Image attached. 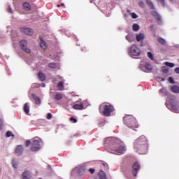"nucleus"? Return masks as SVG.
I'll return each instance as SVG.
<instances>
[{"instance_id": "f257e3e1", "label": "nucleus", "mask_w": 179, "mask_h": 179, "mask_svg": "<svg viewBox=\"0 0 179 179\" xmlns=\"http://www.w3.org/2000/svg\"><path fill=\"white\" fill-rule=\"evenodd\" d=\"M134 148L138 153L143 154V152L148 150V139L145 136H141L134 143Z\"/></svg>"}, {"instance_id": "f03ea898", "label": "nucleus", "mask_w": 179, "mask_h": 179, "mask_svg": "<svg viewBox=\"0 0 179 179\" xmlns=\"http://www.w3.org/2000/svg\"><path fill=\"white\" fill-rule=\"evenodd\" d=\"M99 110L104 117H110L111 113L115 111V108L110 103L105 102L99 106Z\"/></svg>"}, {"instance_id": "7ed1b4c3", "label": "nucleus", "mask_w": 179, "mask_h": 179, "mask_svg": "<svg viewBox=\"0 0 179 179\" xmlns=\"http://www.w3.org/2000/svg\"><path fill=\"white\" fill-rule=\"evenodd\" d=\"M124 124L128 127V128H131V129H135L138 128L139 125L138 124V121L136 118L134 117L132 115H126L123 117Z\"/></svg>"}, {"instance_id": "20e7f679", "label": "nucleus", "mask_w": 179, "mask_h": 179, "mask_svg": "<svg viewBox=\"0 0 179 179\" xmlns=\"http://www.w3.org/2000/svg\"><path fill=\"white\" fill-rule=\"evenodd\" d=\"M108 152L113 155H124L125 153V146L120 145L119 143H114L110 147Z\"/></svg>"}, {"instance_id": "39448f33", "label": "nucleus", "mask_w": 179, "mask_h": 179, "mask_svg": "<svg viewBox=\"0 0 179 179\" xmlns=\"http://www.w3.org/2000/svg\"><path fill=\"white\" fill-rule=\"evenodd\" d=\"M41 143V139L37 138L31 142V150L32 152H37L40 150V144Z\"/></svg>"}, {"instance_id": "423d86ee", "label": "nucleus", "mask_w": 179, "mask_h": 179, "mask_svg": "<svg viewBox=\"0 0 179 179\" xmlns=\"http://www.w3.org/2000/svg\"><path fill=\"white\" fill-rule=\"evenodd\" d=\"M129 54L131 57H139V55H141V50H139L136 46H131Z\"/></svg>"}, {"instance_id": "0eeeda50", "label": "nucleus", "mask_w": 179, "mask_h": 179, "mask_svg": "<svg viewBox=\"0 0 179 179\" xmlns=\"http://www.w3.org/2000/svg\"><path fill=\"white\" fill-rule=\"evenodd\" d=\"M141 170V165L138 162H136L134 163L132 166V174L134 177H136L138 176V171Z\"/></svg>"}, {"instance_id": "6e6552de", "label": "nucleus", "mask_w": 179, "mask_h": 179, "mask_svg": "<svg viewBox=\"0 0 179 179\" xmlns=\"http://www.w3.org/2000/svg\"><path fill=\"white\" fill-rule=\"evenodd\" d=\"M20 30L21 33H24V34H26L27 36H33V34H34V31L29 27H22L20 28Z\"/></svg>"}, {"instance_id": "1a4fd4ad", "label": "nucleus", "mask_w": 179, "mask_h": 179, "mask_svg": "<svg viewBox=\"0 0 179 179\" xmlns=\"http://www.w3.org/2000/svg\"><path fill=\"white\" fill-rule=\"evenodd\" d=\"M151 15L156 19L158 24H162V17H160V15H159V13H157L155 10H152L151 12Z\"/></svg>"}, {"instance_id": "9d476101", "label": "nucleus", "mask_w": 179, "mask_h": 179, "mask_svg": "<svg viewBox=\"0 0 179 179\" xmlns=\"http://www.w3.org/2000/svg\"><path fill=\"white\" fill-rule=\"evenodd\" d=\"M86 170H87V169H86V166H78V173L80 176H83V174L86 173Z\"/></svg>"}, {"instance_id": "9b49d317", "label": "nucleus", "mask_w": 179, "mask_h": 179, "mask_svg": "<svg viewBox=\"0 0 179 179\" xmlns=\"http://www.w3.org/2000/svg\"><path fill=\"white\" fill-rule=\"evenodd\" d=\"M15 153H17V155L20 156V155L23 153V145H17V148H15Z\"/></svg>"}, {"instance_id": "f8f14e48", "label": "nucleus", "mask_w": 179, "mask_h": 179, "mask_svg": "<svg viewBox=\"0 0 179 179\" xmlns=\"http://www.w3.org/2000/svg\"><path fill=\"white\" fill-rule=\"evenodd\" d=\"M31 177V174L30 173V171H25L22 173V178L23 179H30Z\"/></svg>"}, {"instance_id": "ddd939ff", "label": "nucleus", "mask_w": 179, "mask_h": 179, "mask_svg": "<svg viewBox=\"0 0 179 179\" xmlns=\"http://www.w3.org/2000/svg\"><path fill=\"white\" fill-rule=\"evenodd\" d=\"M31 97H32V99H34L36 104L41 103V99H40V97L37 96L35 94H32Z\"/></svg>"}, {"instance_id": "4468645a", "label": "nucleus", "mask_w": 179, "mask_h": 179, "mask_svg": "<svg viewBox=\"0 0 179 179\" xmlns=\"http://www.w3.org/2000/svg\"><path fill=\"white\" fill-rule=\"evenodd\" d=\"M64 85H65V80L59 81L57 83V87H58L59 90H64Z\"/></svg>"}, {"instance_id": "2eb2a0df", "label": "nucleus", "mask_w": 179, "mask_h": 179, "mask_svg": "<svg viewBox=\"0 0 179 179\" xmlns=\"http://www.w3.org/2000/svg\"><path fill=\"white\" fill-rule=\"evenodd\" d=\"M143 38H145V34H143L142 33L138 34L136 36V41H142V40H143Z\"/></svg>"}, {"instance_id": "dca6fc26", "label": "nucleus", "mask_w": 179, "mask_h": 179, "mask_svg": "<svg viewBox=\"0 0 179 179\" xmlns=\"http://www.w3.org/2000/svg\"><path fill=\"white\" fill-rule=\"evenodd\" d=\"M23 110L25 114H29V113H30V106H29V103H26L24 104Z\"/></svg>"}, {"instance_id": "f3484780", "label": "nucleus", "mask_w": 179, "mask_h": 179, "mask_svg": "<svg viewBox=\"0 0 179 179\" xmlns=\"http://www.w3.org/2000/svg\"><path fill=\"white\" fill-rule=\"evenodd\" d=\"M23 8H24V10H31V6L30 5V3H29L27 2H24L23 3Z\"/></svg>"}, {"instance_id": "a211bd4d", "label": "nucleus", "mask_w": 179, "mask_h": 179, "mask_svg": "<svg viewBox=\"0 0 179 179\" xmlns=\"http://www.w3.org/2000/svg\"><path fill=\"white\" fill-rule=\"evenodd\" d=\"M38 78L39 80H41V82H44V80H45V74L43 73H38Z\"/></svg>"}, {"instance_id": "6ab92c4d", "label": "nucleus", "mask_w": 179, "mask_h": 179, "mask_svg": "<svg viewBox=\"0 0 179 179\" xmlns=\"http://www.w3.org/2000/svg\"><path fill=\"white\" fill-rule=\"evenodd\" d=\"M83 103H80V104H75L73 106V108H74V110H83Z\"/></svg>"}, {"instance_id": "aec40b11", "label": "nucleus", "mask_w": 179, "mask_h": 179, "mask_svg": "<svg viewBox=\"0 0 179 179\" xmlns=\"http://www.w3.org/2000/svg\"><path fill=\"white\" fill-rule=\"evenodd\" d=\"M171 90L173 92V93H179V87L173 85L171 87Z\"/></svg>"}, {"instance_id": "412c9836", "label": "nucleus", "mask_w": 179, "mask_h": 179, "mask_svg": "<svg viewBox=\"0 0 179 179\" xmlns=\"http://www.w3.org/2000/svg\"><path fill=\"white\" fill-rule=\"evenodd\" d=\"M21 50H22L23 51H24V52H27V54H30L31 52L30 49L27 48V45H22Z\"/></svg>"}, {"instance_id": "4be33fe9", "label": "nucleus", "mask_w": 179, "mask_h": 179, "mask_svg": "<svg viewBox=\"0 0 179 179\" xmlns=\"http://www.w3.org/2000/svg\"><path fill=\"white\" fill-rule=\"evenodd\" d=\"M171 108L173 113H178V105H171Z\"/></svg>"}, {"instance_id": "5701e85b", "label": "nucleus", "mask_w": 179, "mask_h": 179, "mask_svg": "<svg viewBox=\"0 0 179 179\" xmlns=\"http://www.w3.org/2000/svg\"><path fill=\"white\" fill-rule=\"evenodd\" d=\"M145 69H148V71H152L153 69V67L152 66V64L150 63H146L145 65Z\"/></svg>"}, {"instance_id": "b1692460", "label": "nucleus", "mask_w": 179, "mask_h": 179, "mask_svg": "<svg viewBox=\"0 0 179 179\" xmlns=\"http://www.w3.org/2000/svg\"><path fill=\"white\" fill-rule=\"evenodd\" d=\"M57 80H65L64 78L61 77V76L57 75L55 78H53V82H57Z\"/></svg>"}, {"instance_id": "393cba45", "label": "nucleus", "mask_w": 179, "mask_h": 179, "mask_svg": "<svg viewBox=\"0 0 179 179\" xmlns=\"http://www.w3.org/2000/svg\"><path fill=\"white\" fill-rule=\"evenodd\" d=\"M62 94H56L55 96V100H62Z\"/></svg>"}, {"instance_id": "a878e982", "label": "nucleus", "mask_w": 179, "mask_h": 179, "mask_svg": "<svg viewBox=\"0 0 179 179\" xmlns=\"http://www.w3.org/2000/svg\"><path fill=\"white\" fill-rule=\"evenodd\" d=\"M147 5L150 6V9H155V6H153V3H152L150 0H147Z\"/></svg>"}, {"instance_id": "bb28decb", "label": "nucleus", "mask_w": 179, "mask_h": 179, "mask_svg": "<svg viewBox=\"0 0 179 179\" xmlns=\"http://www.w3.org/2000/svg\"><path fill=\"white\" fill-rule=\"evenodd\" d=\"M165 65H166V66H169V68H174V66H176L173 63H171L169 62H166Z\"/></svg>"}, {"instance_id": "cd10ccee", "label": "nucleus", "mask_w": 179, "mask_h": 179, "mask_svg": "<svg viewBox=\"0 0 179 179\" xmlns=\"http://www.w3.org/2000/svg\"><path fill=\"white\" fill-rule=\"evenodd\" d=\"M157 41H159L160 44H162V45H164L166 44V41L162 38H158Z\"/></svg>"}, {"instance_id": "c85d7f7f", "label": "nucleus", "mask_w": 179, "mask_h": 179, "mask_svg": "<svg viewBox=\"0 0 179 179\" xmlns=\"http://www.w3.org/2000/svg\"><path fill=\"white\" fill-rule=\"evenodd\" d=\"M148 58H150V59H151L152 61H153L155 59V56L152 55V52H148Z\"/></svg>"}, {"instance_id": "c756f323", "label": "nucleus", "mask_w": 179, "mask_h": 179, "mask_svg": "<svg viewBox=\"0 0 179 179\" xmlns=\"http://www.w3.org/2000/svg\"><path fill=\"white\" fill-rule=\"evenodd\" d=\"M132 27L134 31H138V30H139V25L136 24H134Z\"/></svg>"}, {"instance_id": "7c9ffc66", "label": "nucleus", "mask_w": 179, "mask_h": 179, "mask_svg": "<svg viewBox=\"0 0 179 179\" xmlns=\"http://www.w3.org/2000/svg\"><path fill=\"white\" fill-rule=\"evenodd\" d=\"M6 136L7 138H9L10 136H13L14 137L15 136V134H13V133H12V131H7L6 134Z\"/></svg>"}, {"instance_id": "2f4dec72", "label": "nucleus", "mask_w": 179, "mask_h": 179, "mask_svg": "<svg viewBox=\"0 0 179 179\" xmlns=\"http://www.w3.org/2000/svg\"><path fill=\"white\" fill-rule=\"evenodd\" d=\"M49 68H52V69H55V68H57V64H55V63H50L49 64Z\"/></svg>"}, {"instance_id": "473e14b6", "label": "nucleus", "mask_w": 179, "mask_h": 179, "mask_svg": "<svg viewBox=\"0 0 179 179\" xmlns=\"http://www.w3.org/2000/svg\"><path fill=\"white\" fill-rule=\"evenodd\" d=\"M12 166H13V169H17V162H16V161H15V159H13V161H12Z\"/></svg>"}, {"instance_id": "72a5a7b5", "label": "nucleus", "mask_w": 179, "mask_h": 179, "mask_svg": "<svg viewBox=\"0 0 179 179\" xmlns=\"http://www.w3.org/2000/svg\"><path fill=\"white\" fill-rule=\"evenodd\" d=\"M126 39L127 40V41H129V43H131V41H132V40H133V37H132V35H127V36H126Z\"/></svg>"}, {"instance_id": "f704fd0d", "label": "nucleus", "mask_w": 179, "mask_h": 179, "mask_svg": "<svg viewBox=\"0 0 179 179\" xmlns=\"http://www.w3.org/2000/svg\"><path fill=\"white\" fill-rule=\"evenodd\" d=\"M162 72L163 73H169V68L166 66L162 67Z\"/></svg>"}, {"instance_id": "c9c22d12", "label": "nucleus", "mask_w": 179, "mask_h": 179, "mask_svg": "<svg viewBox=\"0 0 179 179\" xmlns=\"http://www.w3.org/2000/svg\"><path fill=\"white\" fill-rule=\"evenodd\" d=\"M20 45H27V41L22 40L20 41Z\"/></svg>"}, {"instance_id": "e433bc0d", "label": "nucleus", "mask_w": 179, "mask_h": 179, "mask_svg": "<svg viewBox=\"0 0 179 179\" xmlns=\"http://www.w3.org/2000/svg\"><path fill=\"white\" fill-rule=\"evenodd\" d=\"M40 41H41L40 45H45L46 43L44 39H43V37H40Z\"/></svg>"}, {"instance_id": "4c0bfd02", "label": "nucleus", "mask_w": 179, "mask_h": 179, "mask_svg": "<svg viewBox=\"0 0 179 179\" xmlns=\"http://www.w3.org/2000/svg\"><path fill=\"white\" fill-rule=\"evenodd\" d=\"M131 16L132 19H137L138 18V15L135 13H132L131 14Z\"/></svg>"}, {"instance_id": "58836bf2", "label": "nucleus", "mask_w": 179, "mask_h": 179, "mask_svg": "<svg viewBox=\"0 0 179 179\" xmlns=\"http://www.w3.org/2000/svg\"><path fill=\"white\" fill-rule=\"evenodd\" d=\"M169 83L174 85V79H173L171 77L169 78Z\"/></svg>"}, {"instance_id": "ea45409f", "label": "nucleus", "mask_w": 179, "mask_h": 179, "mask_svg": "<svg viewBox=\"0 0 179 179\" xmlns=\"http://www.w3.org/2000/svg\"><path fill=\"white\" fill-rule=\"evenodd\" d=\"M30 143H31V142L30 141V140H27L26 142H25V146L27 148L29 146Z\"/></svg>"}, {"instance_id": "a19ab883", "label": "nucleus", "mask_w": 179, "mask_h": 179, "mask_svg": "<svg viewBox=\"0 0 179 179\" xmlns=\"http://www.w3.org/2000/svg\"><path fill=\"white\" fill-rule=\"evenodd\" d=\"M102 165L103 166V167H105L106 170L108 169V164L107 163L102 162Z\"/></svg>"}, {"instance_id": "79ce46f5", "label": "nucleus", "mask_w": 179, "mask_h": 179, "mask_svg": "<svg viewBox=\"0 0 179 179\" xmlns=\"http://www.w3.org/2000/svg\"><path fill=\"white\" fill-rule=\"evenodd\" d=\"M51 118H52V114L48 113V115H47V120H51Z\"/></svg>"}, {"instance_id": "37998d69", "label": "nucleus", "mask_w": 179, "mask_h": 179, "mask_svg": "<svg viewBox=\"0 0 179 179\" xmlns=\"http://www.w3.org/2000/svg\"><path fill=\"white\" fill-rule=\"evenodd\" d=\"M3 125V122L2 121L1 119H0V131L2 130Z\"/></svg>"}, {"instance_id": "c03bdc74", "label": "nucleus", "mask_w": 179, "mask_h": 179, "mask_svg": "<svg viewBox=\"0 0 179 179\" xmlns=\"http://www.w3.org/2000/svg\"><path fill=\"white\" fill-rule=\"evenodd\" d=\"M88 171H90L91 174H94V171H96V170L93 168H91L88 170Z\"/></svg>"}, {"instance_id": "a18cd8bd", "label": "nucleus", "mask_w": 179, "mask_h": 179, "mask_svg": "<svg viewBox=\"0 0 179 179\" xmlns=\"http://www.w3.org/2000/svg\"><path fill=\"white\" fill-rule=\"evenodd\" d=\"M70 121H73L75 124L76 122H78V120H76L75 117H71Z\"/></svg>"}, {"instance_id": "49530a36", "label": "nucleus", "mask_w": 179, "mask_h": 179, "mask_svg": "<svg viewBox=\"0 0 179 179\" xmlns=\"http://www.w3.org/2000/svg\"><path fill=\"white\" fill-rule=\"evenodd\" d=\"M158 2H160L161 5H163V6H164L165 3H164V0H157Z\"/></svg>"}, {"instance_id": "de8ad7c7", "label": "nucleus", "mask_w": 179, "mask_h": 179, "mask_svg": "<svg viewBox=\"0 0 179 179\" xmlns=\"http://www.w3.org/2000/svg\"><path fill=\"white\" fill-rule=\"evenodd\" d=\"M8 11L9 12V13H13V11L12 10V8H10V6H8Z\"/></svg>"}, {"instance_id": "09e8293b", "label": "nucleus", "mask_w": 179, "mask_h": 179, "mask_svg": "<svg viewBox=\"0 0 179 179\" xmlns=\"http://www.w3.org/2000/svg\"><path fill=\"white\" fill-rule=\"evenodd\" d=\"M175 72H176V73L179 74V67H177L176 69H175Z\"/></svg>"}, {"instance_id": "8fccbe9b", "label": "nucleus", "mask_w": 179, "mask_h": 179, "mask_svg": "<svg viewBox=\"0 0 179 179\" xmlns=\"http://www.w3.org/2000/svg\"><path fill=\"white\" fill-rule=\"evenodd\" d=\"M41 48H42L43 50H47V45H41Z\"/></svg>"}, {"instance_id": "3c124183", "label": "nucleus", "mask_w": 179, "mask_h": 179, "mask_svg": "<svg viewBox=\"0 0 179 179\" xmlns=\"http://www.w3.org/2000/svg\"><path fill=\"white\" fill-rule=\"evenodd\" d=\"M139 6H143V2H140L139 3Z\"/></svg>"}, {"instance_id": "603ef678", "label": "nucleus", "mask_w": 179, "mask_h": 179, "mask_svg": "<svg viewBox=\"0 0 179 179\" xmlns=\"http://www.w3.org/2000/svg\"><path fill=\"white\" fill-rule=\"evenodd\" d=\"M163 89L159 90L160 93H163Z\"/></svg>"}, {"instance_id": "864d4df0", "label": "nucleus", "mask_w": 179, "mask_h": 179, "mask_svg": "<svg viewBox=\"0 0 179 179\" xmlns=\"http://www.w3.org/2000/svg\"><path fill=\"white\" fill-rule=\"evenodd\" d=\"M60 6H65V4L64 3H62Z\"/></svg>"}, {"instance_id": "5fc2aeb1", "label": "nucleus", "mask_w": 179, "mask_h": 179, "mask_svg": "<svg viewBox=\"0 0 179 179\" xmlns=\"http://www.w3.org/2000/svg\"><path fill=\"white\" fill-rule=\"evenodd\" d=\"M57 8H61V5H59V4H57Z\"/></svg>"}, {"instance_id": "6e6d98bb", "label": "nucleus", "mask_w": 179, "mask_h": 179, "mask_svg": "<svg viewBox=\"0 0 179 179\" xmlns=\"http://www.w3.org/2000/svg\"><path fill=\"white\" fill-rule=\"evenodd\" d=\"M43 87H45V84H43Z\"/></svg>"}, {"instance_id": "4d7b16f0", "label": "nucleus", "mask_w": 179, "mask_h": 179, "mask_svg": "<svg viewBox=\"0 0 179 179\" xmlns=\"http://www.w3.org/2000/svg\"><path fill=\"white\" fill-rule=\"evenodd\" d=\"M150 29V30H152L153 29V27H151Z\"/></svg>"}, {"instance_id": "13d9d810", "label": "nucleus", "mask_w": 179, "mask_h": 179, "mask_svg": "<svg viewBox=\"0 0 179 179\" xmlns=\"http://www.w3.org/2000/svg\"><path fill=\"white\" fill-rule=\"evenodd\" d=\"M0 173H1V169H0Z\"/></svg>"}]
</instances>
